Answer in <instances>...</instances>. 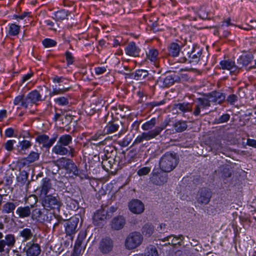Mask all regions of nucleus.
Masks as SVG:
<instances>
[{"instance_id": "obj_1", "label": "nucleus", "mask_w": 256, "mask_h": 256, "mask_svg": "<svg viewBox=\"0 0 256 256\" xmlns=\"http://www.w3.org/2000/svg\"><path fill=\"white\" fill-rule=\"evenodd\" d=\"M178 163L176 154L166 152L162 156L159 162L160 170L165 172L173 170Z\"/></svg>"}, {"instance_id": "obj_2", "label": "nucleus", "mask_w": 256, "mask_h": 256, "mask_svg": "<svg viewBox=\"0 0 256 256\" xmlns=\"http://www.w3.org/2000/svg\"><path fill=\"white\" fill-rule=\"evenodd\" d=\"M42 204L44 208L48 210H60V208L62 204L60 198L57 194H50L42 198Z\"/></svg>"}, {"instance_id": "obj_3", "label": "nucleus", "mask_w": 256, "mask_h": 256, "mask_svg": "<svg viewBox=\"0 0 256 256\" xmlns=\"http://www.w3.org/2000/svg\"><path fill=\"white\" fill-rule=\"evenodd\" d=\"M16 242L14 234H8L4 236L3 233L0 232V254L8 253L14 246Z\"/></svg>"}, {"instance_id": "obj_4", "label": "nucleus", "mask_w": 256, "mask_h": 256, "mask_svg": "<svg viewBox=\"0 0 256 256\" xmlns=\"http://www.w3.org/2000/svg\"><path fill=\"white\" fill-rule=\"evenodd\" d=\"M143 240V237L139 232H132L127 236L125 246L127 249L132 250L139 246Z\"/></svg>"}, {"instance_id": "obj_5", "label": "nucleus", "mask_w": 256, "mask_h": 256, "mask_svg": "<svg viewBox=\"0 0 256 256\" xmlns=\"http://www.w3.org/2000/svg\"><path fill=\"white\" fill-rule=\"evenodd\" d=\"M160 170L154 169L152 174L150 180L152 183L156 186H162L166 184L168 180V175Z\"/></svg>"}, {"instance_id": "obj_6", "label": "nucleus", "mask_w": 256, "mask_h": 256, "mask_svg": "<svg viewBox=\"0 0 256 256\" xmlns=\"http://www.w3.org/2000/svg\"><path fill=\"white\" fill-rule=\"evenodd\" d=\"M212 196V192L210 190L204 187L200 188L196 198L199 204L206 205L210 202Z\"/></svg>"}, {"instance_id": "obj_7", "label": "nucleus", "mask_w": 256, "mask_h": 256, "mask_svg": "<svg viewBox=\"0 0 256 256\" xmlns=\"http://www.w3.org/2000/svg\"><path fill=\"white\" fill-rule=\"evenodd\" d=\"M112 217L108 214V206H101V208L96 210L93 216L94 222L95 225H99L102 222Z\"/></svg>"}, {"instance_id": "obj_8", "label": "nucleus", "mask_w": 256, "mask_h": 256, "mask_svg": "<svg viewBox=\"0 0 256 256\" xmlns=\"http://www.w3.org/2000/svg\"><path fill=\"white\" fill-rule=\"evenodd\" d=\"M193 105H194V108L192 114L194 116H197L200 115L201 109L204 110L209 108L211 104L205 96L196 98Z\"/></svg>"}, {"instance_id": "obj_9", "label": "nucleus", "mask_w": 256, "mask_h": 256, "mask_svg": "<svg viewBox=\"0 0 256 256\" xmlns=\"http://www.w3.org/2000/svg\"><path fill=\"white\" fill-rule=\"evenodd\" d=\"M204 96L208 100L210 103L212 102L215 104H221L225 102V94L220 91L214 90L205 94Z\"/></svg>"}, {"instance_id": "obj_10", "label": "nucleus", "mask_w": 256, "mask_h": 256, "mask_svg": "<svg viewBox=\"0 0 256 256\" xmlns=\"http://www.w3.org/2000/svg\"><path fill=\"white\" fill-rule=\"evenodd\" d=\"M114 248V242L109 237L102 238L100 242L98 249L100 252L104 254L110 253Z\"/></svg>"}, {"instance_id": "obj_11", "label": "nucleus", "mask_w": 256, "mask_h": 256, "mask_svg": "<svg viewBox=\"0 0 256 256\" xmlns=\"http://www.w3.org/2000/svg\"><path fill=\"white\" fill-rule=\"evenodd\" d=\"M58 136V134H56L53 138L50 139L49 136L46 134H40L36 137V141L40 144H42L43 148L49 149L55 142Z\"/></svg>"}, {"instance_id": "obj_12", "label": "nucleus", "mask_w": 256, "mask_h": 256, "mask_svg": "<svg viewBox=\"0 0 256 256\" xmlns=\"http://www.w3.org/2000/svg\"><path fill=\"white\" fill-rule=\"evenodd\" d=\"M59 162L62 164L64 168L69 173H72L74 176H78L80 172L74 162L69 158H62Z\"/></svg>"}, {"instance_id": "obj_13", "label": "nucleus", "mask_w": 256, "mask_h": 256, "mask_svg": "<svg viewBox=\"0 0 256 256\" xmlns=\"http://www.w3.org/2000/svg\"><path fill=\"white\" fill-rule=\"evenodd\" d=\"M24 250L27 256H38L40 253L41 248L39 244L32 240L26 244Z\"/></svg>"}, {"instance_id": "obj_14", "label": "nucleus", "mask_w": 256, "mask_h": 256, "mask_svg": "<svg viewBox=\"0 0 256 256\" xmlns=\"http://www.w3.org/2000/svg\"><path fill=\"white\" fill-rule=\"evenodd\" d=\"M79 219L76 217L70 218L67 220L65 225V231L66 235L72 236L76 232Z\"/></svg>"}, {"instance_id": "obj_15", "label": "nucleus", "mask_w": 256, "mask_h": 256, "mask_svg": "<svg viewBox=\"0 0 256 256\" xmlns=\"http://www.w3.org/2000/svg\"><path fill=\"white\" fill-rule=\"evenodd\" d=\"M166 124H163L160 126H156L154 130L148 132H142V134L144 140H149L155 138L166 128Z\"/></svg>"}, {"instance_id": "obj_16", "label": "nucleus", "mask_w": 256, "mask_h": 256, "mask_svg": "<svg viewBox=\"0 0 256 256\" xmlns=\"http://www.w3.org/2000/svg\"><path fill=\"white\" fill-rule=\"evenodd\" d=\"M128 208L130 212L135 214H140L144 210V204L139 200L134 199L128 204Z\"/></svg>"}, {"instance_id": "obj_17", "label": "nucleus", "mask_w": 256, "mask_h": 256, "mask_svg": "<svg viewBox=\"0 0 256 256\" xmlns=\"http://www.w3.org/2000/svg\"><path fill=\"white\" fill-rule=\"evenodd\" d=\"M68 150L66 146L59 144L58 142L55 145L52 149V152L60 156L67 155L68 154H71L72 156H73L72 153L74 152V150L73 148L68 146Z\"/></svg>"}, {"instance_id": "obj_18", "label": "nucleus", "mask_w": 256, "mask_h": 256, "mask_svg": "<svg viewBox=\"0 0 256 256\" xmlns=\"http://www.w3.org/2000/svg\"><path fill=\"white\" fill-rule=\"evenodd\" d=\"M32 145L30 140H20L16 146V150L20 154H26Z\"/></svg>"}, {"instance_id": "obj_19", "label": "nucleus", "mask_w": 256, "mask_h": 256, "mask_svg": "<svg viewBox=\"0 0 256 256\" xmlns=\"http://www.w3.org/2000/svg\"><path fill=\"white\" fill-rule=\"evenodd\" d=\"M116 162H118V164L122 162V160H110L102 158V166L104 170L106 171H110L111 172H113L112 170L116 171Z\"/></svg>"}, {"instance_id": "obj_20", "label": "nucleus", "mask_w": 256, "mask_h": 256, "mask_svg": "<svg viewBox=\"0 0 256 256\" xmlns=\"http://www.w3.org/2000/svg\"><path fill=\"white\" fill-rule=\"evenodd\" d=\"M32 215H30L31 218L33 220L38 222H44L45 221L48 220V216L43 214L41 210L38 208H36L31 210Z\"/></svg>"}, {"instance_id": "obj_21", "label": "nucleus", "mask_w": 256, "mask_h": 256, "mask_svg": "<svg viewBox=\"0 0 256 256\" xmlns=\"http://www.w3.org/2000/svg\"><path fill=\"white\" fill-rule=\"evenodd\" d=\"M34 208V205L30 206H19L16 210V214L20 218H28L32 215L31 209Z\"/></svg>"}, {"instance_id": "obj_22", "label": "nucleus", "mask_w": 256, "mask_h": 256, "mask_svg": "<svg viewBox=\"0 0 256 256\" xmlns=\"http://www.w3.org/2000/svg\"><path fill=\"white\" fill-rule=\"evenodd\" d=\"M40 155V153L32 151L26 157L21 160L20 163L22 166L28 165L38 160Z\"/></svg>"}, {"instance_id": "obj_23", "label": "nucleus", "mask_w": 256, "mask_h": 256, "mask_svg": "<svg viewBox=\"0 0 256 256\" xmlns=\"http://www.w3.org/2000/svg\"><path fill=\"white\" fill-rule=\"evenodd\" d=\"M124 50L127 55L136 57L138 56L140 50L135 42H132L126 46Z\"/></svg>"}, {"instance_id": "obj_24", "label": "nucleus", "mask_w": 256, "mask_h": 256, "mask_svg": "<svg viewBox=\"0 0 256 256\" xmlns=\"http://www.w3.org/2000/svg\"><path fill=\"white\" fill-rule=\"evenodd\" d=\"M26 101L28 102V106L29 104H36L39 101H42V96L37 90H34L30 92L26 97Z\"/></svg>"}, {"instance_id": "obj_25", "label": "nucleus", "mask_w": 256, "mask_h": 256, "mask_svg": "<svg viewBox=\"0 0 256 256\" xmlns=\"http://www.w3.org/2000/svg\"><path fill=\"white\" fill-rule=\"evenodd\" d=\"M126 224V220L122 216H117L114 218L111 222V228L114 230L122 229Z\"/></svg>"}, {"instance_id": "obj_26", "label": "nucleus", "mask_w": 256, "mask_h": 256, "mask_svg": "<svg viewBox=\"0 0 256 256\" xmlns=\"http://www.w3.org/2000/svg\"><path fill=\"white\" fill-rule=\"evenodd\" d=\"M124 158V163H131L134 162L137 158V152L136 150H132L128 152L126 155L124 152H119V158Z\"/></svg>"}, {"instance_id": "obj_27", "label": "nucleus", "mask_w": 256, "mask_h": 256, "mask_svg": "<svg viewBox=\"0 0 256 256\" xmlns=\"http://www.w3.org/2000/svg\"><path fill=\"white\" fill-rule=\"evenodd\" d=\"M106 150L104 149L106 152L104 154V159H108L110 160H120L119 153L117 154L116 150L114 148L110 146H106Z\"/></svg>"}, {"instance_id": "obj_28", "label": "nucleus", "mask_w": 256, "mask_h": 256, "mask_svg": "<svg viewBox=\"0 0 256 256\" xmlns=\"http://www.w3.org/2000/svg\"><path fill=\"white\" fill-rule=\"evenodd\" d=\"M40 188V195H48L50 190L52 188V184L50 178H45L42 179Z\"/></svg>"}, {"instance_id": "obj_29", "label": "nucleus", "mask_w": 256, "mask_h": 256, "mask_svg": "<svg viewBox=\"0 0 256 256\" xmlns=\"http://www.w3.org/2000/svg\"><path fill=\"white\" fill-rule=\"evenodd\" d=\"M18 205V202H7L2 205V214L14 212Z\"/></svg>"}, {"instance_id": "obj_30", "label": "nucleus", "mask_w": 256, "mask_h": 256, "mask_svg": "<svg viewBox=\"0 0 256 256\" xmlns=\"http://www.w3.org/2000/svg\"><path fill=\"white\" fill-rule=\"evenodd\" d=\"M70 12L65 10H60L53 13L52 18L56 21H62L66 19H68V16Z\"/></svg>"}, {"instance_id": "obj_31", "label": "nucleus", "mask_w": 256, "mask_h": 256, "mask_svg": "<svg viewBox=\"0 0 256 256\" xmlns=\"http://www.w3.org/2000/svg\"><path fill=\"white\" fill-rule=\"evenodd\" d=\"M210 150L214 154H218L220 153H223V146L221 142L218 140H214L210 144Z\"/></svg>"}, {"instance_id": "obj_32", "label": "nucleus", "mask_w": 256, "mask_h": 256, "mask_svg": "<svg viewBox=\"0 0 256 256\" xmlns=\"http://www.w3.org/2000/svg\"><path fill=\"white\" fill-rule=\"evenodd\" d=\"M182 47L176 42L171 43L168 46V54L173 57L178 56Z\"/></svg>"}, {"instance_id": "obj_33", "label": "nucleus", "mask_w": 256, "mask_h": 256, "mask_svg": "<svg viewBox=\"0 0 256 256\" xmlns=\"http://www.w3.org/2000/svg\"><path fill=\"white\" fill-rule=\"evenodd\" d=\"M34 230L29 228H24L20 232V236L22 238V242L30 240L34 236Z\"/></svg>"}, {"instance_id": "obj_34", "label": "nucleus", "mask_w": 256, "mask_h": 256, "mask_svg": "<svg viewBox=\"0 0 256 256\" xmlns=\"http://www.w3.org/2000/svg\"><path fill=\"white\" fill-rule=\"evenodd\" d=\"M122 122L119 120H113L109 122L106 126L107 133H113L118 130Z\"/></svg>"}, {"instance_id": "obj_35", "label": "nucleus", "mask_w": 256, "mask_h": 256, "mask_svg": "<svg viewBox=\"0 0 256 256\" xmlns=\"http://www.w3.org/2000/svg\"><path fill=\"white\" fill-rule=\"evenodd\" d=\"M192 106L193 104L188 102L178 103L174 104L175 108L180 110L182 112H192Z\"/></svg>"}, {"instance_id": "obj_36", "label": "nucleus", "mask_w": 256, "mask_h": 256, "mask_svg": "<svg viewBox=\"0 0 256 256\" xmlns=\"http://www.w3.org/2000/svg\"><path fill=\"white\" fill-rule=\"evenodd\" d=\"M20 32V26L15 24H8V28L6 30L8 36H16Z\"/></svg>"}, {"instance_id": "obj_37", "label": "nucleus", "mask_w": 256, "mask_h": 256, "mask_svg": "<svg viewBox=\"0 0 256 256\" xmlns=\"http://www.w3.org/2000/svg\"><path fill=\"white\" fill-rule=\"evenodd\" d=\"M196 14L199 18L202 20L208 19L210 14L209 8L207 6L203 5L197 10Z\"/></svg>"}, {"instance_id": "obj_38", "label": "nucleus", "mask_w": 256, "mask_h": 256, "mask_svg": "<svg viewBox=\"0 0 256 256\" xmlns=\"http://www.w3.org/2000/svg\"><path fill=\"white\" fill-rule=\"evenodd\" d=\"M154 231V227L151 223L148 222L142 227V232L145 236H150Z\"/></svg>"}, {"instance_id": "obj_39", "label": "nucleus", "mask_w": 256, "mask_h": 256, "mask_svg": "<svg viewBox=\"0 0 256 256\" xmlns=\"http://www.w3.org/2000/svg\"><path fill=\"white\" fill-rule=\"evenodd\" d=\"M12 183V177L10 176H6L3 180L0 181V190L2 189L5 190L10 188V186Z\"/></svg>"}, {"instance_id": "obj_40", "label": "nucleus", "mask_w": 256, "mask_h": 256, "mask_svg": "<svg viewBox=\"0 0 256 256\" xmlns=\"http://www.w3.org/2000/svg\"><path fill=\"white\" fill-rule=\"evenodd\" d=\"M86 236V230H82L80 232L77 240H76L74 248L82 249L81 246L84 244Z\"/></svg>"}, {"instance_id": "obj_41", "label": "nucleus", "mask_w": 256, "mask_h": 256, "mask_svg": "<svg viewBox=\"0 0 256 256\" xmlns=\"http://www.w3.org/2000/svg\"><path fill=\"white\" fill-rule=\"evenodd\" d=\"M158 50L154 48L150 49L148 52L146 53L148 58L150 61V62L154 63L158 62Z\"/></svg>"}, {"instance_id": "obj_42", "label": "nucleus", "mask_w": 256, "mask_h": 256, "mask_svg": "<svg viewBox=\"0 0 256 256\" xmlns=\"http://www.w3.org/2000/svg\"><path fill=\"white\" fill-rule=\"evenodd\" d=\"M14 105L20 106V107L28 108V102L26 101V98H24V96H16L14 101Z\"/></svg>"}, {"instance_id": "obj_43", "label": "nucleus", "mask_w": 256, "mask_h": 256, "mask_svg": "<svg viewBox=\"0 0 256 256\" xmlns=\"http://www.w3.org/2000/svg\"><path fill=\"white\" fill-rule=\"evenodd\" d=\"M72 136L70 134H64L60 136L57 142L65 146H68L72 142Z\"/></svg>"}, {"instance_id": "obj_44", "label": "nucleus", "mask_w": 256, "mask_h": 256, "mask_svg": "<svg viewBox=\"0 0 256 256\" xmlns=\"http://www.w3.org/2000/svg\"><path fill=\"white\" fill-rule=\"evenodd\" d=\"M174 128L176 132H182L188 128L186 122L182 120H178L174 124Z\"/></svg>"}, {"instance_id": "obj_45", "label": "nucleus", "mask_w": 256, "mask_h": 256, "mask_svg": "<svg viewBox=\"0 0 256 256\" xmlns=\"http://www.w3.org/2000/svg\"><path fill=\"white\" fill-rule=\"evenodd\" d=\"M252 59L253 56L252 54L250 53L244 54L240 56L238 61L239 64H248L252 62Z\"/></svg>"}, {"instance_id": "obj_46", "label": "nucleus", "mask_w": 256, "mask_h": 256, "mask_svg": "<svg viewBox=\"0 0 256 256\" xmlns=\"http://www.w3.org/2000/svg\"><path fill=\"white\" fill-rule=\"evenodd\" d=\"M28 174L26 170H22L16 178L18 182L20 185H24L28 180Z\"/></svg>"}, {"instance_id": "obj_47", "label": "nucleus", "mask_w": 256, "mask_h": 256, "mask_svg": "<svg viewBox=\"0 0 256 256\" xmlns=\"http://www.w3.org/2000/svg\"><path fill=\"white\" fill-rule=\"evenodd\" d=\"M42 43L45 48H51L54 47L57 44V42L50 38H45L42 41Z\"/></svg>"}, {"instance_id": "obj_48", "label": "nucleus", "mask_w": 256, "mask_h": 256, "mask_svg": "<svg viewBox=\"0 0 256 256\" xmlns=\"http://www.w3.org/2000/svg\"><path fill=\"white\" fill-rule=\"evenodd\" d=\"M156 123V118H152L150 120L144 123L142 128L144 130H148L153 128Z\"/></svg>"}, {"instance_id": "obj_49", "label": "nucleus", "mask_w": 256, "mask_h": 256, "mask_svg": "<svg viewBox=\"0 0 256 256\" xmlns=\"http://www.w3.org/2000/svg\"><path fill=\"white\" fill-rule=\"evenodd\" d=\"M220 68L229 71L230 74H236L239 71L236 65H221Z\"/></svg>"}, {"instance_id": "obj_50", "label": "nucleus", "mask_w": 256, "mask_h": 256, "mask_svg": "<svg viewBox=\"0 0 256 256\" xmlns=\"http://www.w3.org/2000/svg\"><path fill=\"white\" fill-rule=\"evenodd\" d=\"M174 238L171 241V243L169 242V244H172L173 246H176L178 244L179 246H181L182 244V242L184 240V236L180 234L178 236H173Z\"/></svg>"}, {"instance_id": "obj_51", "label": "nucleus", "mask_w": 256, "mask_h": 256, "mask_svg": "<svg viewBox=\"0 0 256 256\" xmlns=\"http://www.w3.org/2000/svg\"><path fill=\"white\" fill-rule=\"evenodd\" d=\"M66 206L71 210H74L77 208V202L76 200L72 199L68 197L66 199Z\"/></svg>"}, {"instance_id": "obj_52", "label": "nucleus", "mask_w": 256, "mask_h": 256, "mask_svg": "<svg viewBox=\"0 0 256 256\" xmlns=\"http://www.w3.org/2000/svg\"><path fill=\"white\" fill-rule=\"evenodd\" d=\"M222 170V176L224 178H227L231 176L232 172L230 168L228 166H222L220 168Z\"/></svg>"}, {"instance_id": "obj_53", "label": "nucleus", "mask_w": 256, "mask_h": 256, "mask_svg": "<svg viewBox=\"0 0 256 256\" xmlns=\"http://www.w3.org/2000/svg\"><path fill=\"white\" fill-rule=\"evenodd\" d=\"M54 102L60 106H66L68 104V100L64 96L59 97L54 100Z\"/></svg>"}, {"instance_id": "obj_54", "label": "nucleus", "mask_w": 256, "mask_h": 256, "mask_svg": "<svg viewBox=\"0 0 256 256\" xmlns=\"http://www.w3.org/2000/svg\"><path fill=\"white\" fill-rule=\"evenodd\" d=\"M16 141L14 140H8L4 144L3 146L6 150L11 152L14 149V144L16 143Z\"/></svg>"}, {"instance_id": "obj_55", "label": "nucleus", "mask_w": 256, "mask_h": 256, "mask_svg": "<svg viewBox=\"0 0 256 256\" xmlns=\"http://www.w3.org/2000/svg\"><path fill=\"white\" fill-rule=\"evenodd\" d=\"M194 51L192 50L190 54V58H192L191 60H190V62H198L200 57L201 56V52L200 50H198L196 54H194Z\"/></svg>"}, {"instance_id": "obj_56", "label": "nucleus", "mask_w": 256, "mask_h": 256, "mask_svg": "<svg viewBox=\"0 0 256 256\" xmlns=\"http://www.w3.org/2000/svg\"><path fill=\"white\" fill-rule=\"evenodd\" d=\"M71 88L70 87L64 88H53L52 91L50 94L51 96L56 94H61L68 92Z\"/></svg>"}, {"instance_id": "obj_57", "label": "nucleus", "mask_w": 256, "mask_h": 256, "mask_svg": "<svg viewBox=\"0 0 256 256\" xmlns=\"http://www.w3.org/2000/svg\"><path fill=\"white\" fill-rule=\"evenodd\" d=\"M238 100V96L235 94H230L228 96L226 99H225V101L230 105H234L235 102Z\"/></svg>"}, {"instance_id": "obj_58", "label": "nucleus", "mask_w": 256, "mask_h": 256, "mask_svg": "<svg viewBox=\"0 0 256 256\" xmlns=\"http://www.w3.org/2000/svg\"><path fill=\"white\" fill-rule=\"evenodd\" d=\"M65 56L68 64H72L74 62V58L70 52L66 51L65 53Z\"/></svg>"}, {"instance_id": "obj_59", "label": "nucleus", "mask_w": 256, "mask_h": 256, "mask_svg": "<svg viewBox=\"0 0 256 256\" xmlns=\"http://www.w3.org/2000/svg\"><path fill=\"white\" fill-rule=\"evenodd\" d=\"M148 75V72L144 70H138L136 71L135 76L144 78Z\"/></svg>"}, {"instance_id": "obj_60", "label": "nucleus", "mask_w": 256, "mask_h": 256, "mask_svg": "<svg viewBox=\"0 0 256 256\" xmlns=\"http://www.w3.org/2000/svg\"><path fill=\"white\" fill-rule=\"evenodd\" d=\"M230 115L228 114H224L221 116L216 120L218 124L226 122L229 120Z\"/></svg>"}, {"instance_id": "obj_61", "label": "nucleus", "mask_w": 256, "mask_h": 256, "mask_svg": "<svg viewBox=\"0 0 256 256\" xmlns=\"http://www.w3.org/2000/svg\"><path fill=\"white\" fill-rule=\"evenodd\" d=\"M150 172V167H144L140 168L137 172L138 174L141 176L148 174Z\"/></svg>"}, {"instance_id": "obj_62", "label": "nucleus", "mask_w": 256, "mask_h": 256, "mask_svg": "<svg viewBox=\"0 0 256 256\" xmlns=\"http://www.w3.org/2000/svg\"><path fill=\"white\" fill-rule=\"evenodd\" d=\"M147 256H158V251L154 246L148 248Z\"/></svg>"}, {"instance_id": "obj_63", "label": "nucleus", "mask_w": 256, "mask_h": 256, "mask_svg": "<svg viewBox=\"0 0 256 256\" xmlns=\"http://www.w3.org/2000/svg\"><path fill=\"white\" fill-rule=\"evenodd\" d=\"M232 25V24L230 22V19L227 18L226 20L222 22V24L220 25L219 28H220L223 29L225 27H228Z\"/></svg>"}, {"instance_id": "obj_64", "label": "nucleus", "mask_w": 256, "mask_h": 256, "mask_svg": "<svg viewBox=\"0 0 256 256\" xmlns=\"http://www.w3.org/2000/svg\"><path fill=\"white\" fill-rule=\"evenodd\" d=\"M14 130L12 128H8L5 131V136L8 138H11L14 136Z\"/></svg>"}]
</instances>
